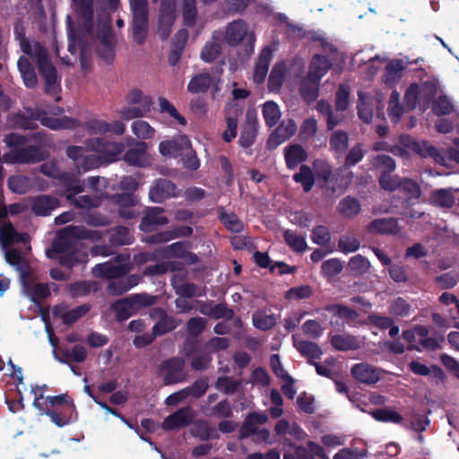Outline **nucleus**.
Wrapping results in <instances>:
<instances>
[{"mask_svg":"<svg viewBox=\"0 0 459 459\" xmlns=\"http://www.w3.org/2000/svg\"><path fill=\"white\" fill-rule=\"evenodd\" d=\"M101 238L102 234L99 230L72 225L61 231L53 243V249L59 255V264L72 268L86 261V253L78 247L79 240L100 241Z\"/></svg>","mask_w":459,"mask_h":459,"instance_id":"nucleus-1","label":"nucleus"},{"mask_svg":"<svg viewBox=\"0 0 459 459\" xmlns=\"http://www.w3.org/2000/svg\"><path fill=\"white\" fill-rule=\"evenodd\" d=\"M315 178L326 183L330 180L333 171L331 165L325 160L317 159L313 161Z\"/></svg>","mask_w":459,"mask_h":459,"instance_id":"nucleus-64","label":"nucleus"},{"mask_svg":"<svg viewBox=\"0 0 459 459\" xmlns=\"http://www.w3.org/2000/svg\"><path fill=\"white\" fill-rule=\"evenodd\" d=\"M18 70L22 75L24 85L33 89L38 84V78L33 65L27 56H22L17 62Z\"/></svg>","mask_w":459,"mask_h":459,"instance_id":"nucleus-31","label":"nucleus"},{"mask_svg":"<svg viewBox=\"0 0 459 459\" xmlns=\"http://www.w3.org/2000/svg\"><path fill=\"white\" fill-rule=\"evenodd\" d=\"M404 70L405 67L401 59L391 60L385 66L383 82L387 86L394 85L402 78Z\"/></svg>","mask_w":459,"mask_h":459,"instance_id":"nucleus-39","label":"nucleus"},{"mask_svg":"<svg viewBox=\"0 0 459 459\" xmlns=\"http://www.w3.org/2000/svg\"><path fill=\"white\" fill-rule=\"evenodd\" d=\"M218 218L223 226L230 232L240 233L244 230V223L234 212H228L224 207L218 208Z\"/></svg>","mask_w":459,"mask_h":459,"instance_id":"nucleus-43","label":"nucleus"},{"mask_svg":"<svg viewBox=\"0 0 459 459\" xmlns=\"http://www.w3.org/2000/svg\"><path fill=\"white\" fill-rule=\"evenodd\" d=\"M134 240L129 230L124 226L114 228L109 235V244L113 247L130 245Z\"/></svg>","mask_w":459,"mask_h":459,"instance_id":"nucleus-50","label":"nucleus"},{"mask_svg":"<svg viewBox=\"0 0 459 459\" xmlns=\"http://www.w3.org/2000/svg\"><path fill=\"white\" fill-rule=\"evenodd\" d=\"M40 123L42 126L52 130L74 129L79 126V121L75 118H70L68 117L62 118L50 117H48L47 113L42 117Z\"/></svg>","mask_w":459,"mask_h":459,"instance_id":"nucleus-44","label":"nucleus"},{"mask_svg":"<svg viewBox=\"0 0 459 459\" xmlns=\"http://www.w3.org/2000/svg\"><path fill=\"white\" fill-rule=\"evenodd\" d=\"M22 284L28 297L36 305H39L42 299L51 295L48 283H36L31 285L27 281V279H22Z\"/></svg>","mask_w":459,"mask_h":459,"instance_id":"nucleus-34","label":"nucleus"},{"mask_svg":"<svg viewBox=\"0 0 459 459\" xmlns=\"http://www.w3.org/2000/svg\"><path fill=\"white\" fill-rule=\"evenodd\" d=\"M319 86L320 81L309 78L308 76H306L301 82L299 93L306 103L311 104L316 100L319 93Z\"/></svg>","mask_w":459,"mask_h":459,"instance_id":"nucleus-42","label":"nucleus"},{"mask_svg":"<svg viewBox=\"0 0 459 459\" xmlns=\"http://www.w3.org/2000/svg\"><path fill=\"white\" fill-rule=\"evenodd\" d=\"M207 320L201 316L191 317L186 324V330L188 334L186 342V355L191 356L197 352L199 343L198 336L205 330Z\"/></svg>","mask_w":459,"mask_h":459,"instance_id":"nucleus-9","label":"nucleus"},{"mask_svg":"<svg viewBox=\"0 0 459 459\" xmlns=\"http://www.w3.org/2000/svg\"><path fill=\"white\" fill-rule=\"evenodd\" d=\"M258 131V122L255 116L247 114V119L240 132L238 143L243 148H249L255 141Z\"/></svg>","mask_w":459,"mask_h":459,"instance_id":"nucleus-23","label":"nucleus"},{"mask_svg":"<svg viewBox=\"0 0 459 459\" xmlns=\"http://www.w3.org/2000/svg\"><path fill=\"white\" fill-rule=\"evenodd\" d=\"M59 181L66 193V200L71 199L74 195L81 194L84 190L80 178L74 174L62 172Z\"/></svg>","mask_w":459,"mask_h":459,"instance_id":"nucleus-33","label":"nucleus"},{"mask_svg":"<svg viewBox=\"0 0 459 459\" xmlns=\"http://www.w3.org/2000/svg\"><path fill=\"white\" fill-rule=\"evenodd\" d=\"M175 20V0H161L158 25V34L161 40L169 37Z\"/></svg>","mask_w":459,"mask_h":459,"instance_id":"nucleus-10","label":"nucleus"},{"mask_svg":"<svg viewBox=\"0 0 459 459\" xmlns=\"http://www.w3.org/2000/svg\"><path fill=\"white\" fill-rule=\"evenodd\" d=\"M35 58L39 73L45 81L46 93L56 96L61 91V78L57 75L56 68L49 59L47 48L39 42L35 44Z\"/></svg>","mask_w":459,"mask_h":459,"instance_id":"nucleus-3","label":"nucleus"},{"mask_svg":"<svg viewBox=\"0 0 459 459\" xmlns=\"http://www.w3.org/2000/svg\"><path fill=\"white\" fill-rule=\"evenodd\" d=\"M158 302V297L146 292L135 293L119 299L110 305L117 322L123 323L141 309L151 307Z\"/></svg>","mask_w":459,"mask_h":459,"instance_id":"nucleus-2","label":"nucleus"},{"mask_svg":"<svg viewBox=\"0 0 459 459\" xmlns=\"http://www.w3.org/2000/svg\"><path fill=\"white\" fill-rule=\"evenodd\" d=\"M262 113L269 127L276 126L281 115L278 105L273 101H266L263 106Z\"/></svg>","mask_w":459,"mask_h":459,"instance_id":"nucleus-54","label":"nucleus"},{"mask_svg":"<svg viewBox=\"0 0 459 459\" xmlns=\"http://www.w3.org/2000/svg\"><path fill=\"white\" fill-rule=\"evenodd\" d=\"M293 35L300 39L307 38L314 42H320L323 47L328 45L325 39L314 30L307 31L303 28L289 22V36Z\"/></svg>","mask_w":459,"mask_h":459,"instance_id":"nucleus-55","label":"nucleus"},{"mask_svg":"<svg viewBox=\"0 0 459 459\" xmlns=\"http://www.w3.org/2000/svg\"><path fill=\"white\" fill-rule=\"evenodd\" d=\"M130 7L133 13V39L138 45H143L148 36V2L147 0H131Z\"/></svg>","mask_w":459,"mask_h":459,"instance_id":"nucleus-4","label":"nucleus"},{"mask_svg":"<svg viewBox=\"0 0 459 459\" xmlns=\"http://www.w3.org/2000/svg\"><path fill=\"white\" fill-rule=\"evenodd\" d=\"M164 208L151 207L149 208L141 220L139 225L140 230L145 233L152 232L154 226H163L169 223V219L163 215Z\"/></svg>","mask_w":459,"mask_h":459,"instance_id":"nucleus-17","label":"nucleus"},{"mask_svg":"<svg viewBox=\"0 0 459 459\" xmlns=\"http://www.w3.org/2000/svg\"><path fill=\"white\" fill-rule=\"evenodd\" d=\"M361 211V205L359 201L351 195L343 197L337 205V212L343 218H354L359 214Z\"/></svg>","mask_w":459,"mask_h":459,"instance_id":"nucleus-41","label":"nucleus"},{"mask_svg":"<svg viewBox=\"0 0 459 459\" xmlns=\"http://www.w3.org/2000/svg\"><path fill=\"white\" fill-rule=\"evenodd\" d=\"M130 271L128 264L106 262L96 264L91 273L95 277L115 280L126 275Z\"/></svg>","mask_w":459,"mask_h":459,"instance_id":"nucleus-12","label":"nucleus"},{"mask_svg":"<svg viewBox=\"0 0 459 459\" xmlns=\"http://www.w3.org/2000/svg\"><path fill=\"white\" fill-rule=\"evenodd\" d=\"M204 413L208 417L229 419L233 416L232 405L228 399H223L212 406H205Z\"/></svg>","mask_w":459,"mask_h":459,"instance_id":"nucleus-45","label":"nucleus"},{"mask_svg":"<svg viewBox=\"0 0 459 459\" xmlns=\"http://www.w3.org/2000/svg\"><path fill=\"white\" fill-rule=\"evenodd\" d=\"M268 417L263 412H250L246 417L242 426L239 429V439L249 437L257 432L256 425H263L266 423Z\"/></svg>","mask_w":459,"mask_h":459,"instance_id":"nucleus-25","label":"nucleus"},{"mask_svg":"<svg viewBox=\"0 0 459 459\" xmlns=\"http://www.w3.org/2000/svg\"><path fill=\"white\" fill-rule=\"evenodd\" d=\"M325 310L333 314V316L343 320V324L341 325L342 328L344 324L353 325L359 317V313L355 309L342 304L328 305L325 307Z\"/></svg>","mask_w":459,"mask_h":459,"instance_id":"nucleus-32","label":"nucleus"},{"mask_svg":"<svg viewBox=\"0 0 459 459\" xmlns=\"http://www.w3.org/2000/svg\"><path fill=\"white\" fill-rule=\"evenodd\" d=\"M123 160L130 166L144 168L149 165L147 144L143 141H136L123 155Z\"/></svg>","mask_w":459,"mask_h":459,"instance_id":"nucleus-13","label":"nucleus"},{"mask_svg":"<svg viewBox=\"0 0 459 459\" xmlns=\"http://www.w3.org/2000/svg\"><path fill=\"white\" fill-rule=\"evenodd\" d=\"M0 239L3 246L7 247L14 243H27L30 240L28 233L18 232L11 222L4 224L0 229Z\"/></svg>","mask_w":459,"mask_h":459,"instance_id":"nucleus-29","label":"nucleus"},{"mask_svg":"<svg viewBox=\"0 0 459 459\" xmlns=\"http://www.w3.org/2000/svg\"><path fill=\"white\" fill-rule=\"evenodd\" d=\"M151 110L150 102L148 100H144L143 107H124L120 110V115L124 119L131 120L134 118L143 117L150 113Z\"/></svg>","mask_w":459,"mask_h":459,"instance_id":"nucleus-60","label":"nucleus"},{"mask_svg":"<svg viewBox=\"0 0 459 459\" xmlns=\"http://www.w3.org/2000/svg\"><path fill=\"white\" fill-rule=\"evenodd\" d=\"M307 159V151L299 144L289 145V169H293Z\"/></svg>","mask_w":459,"mask_h":459,"instance_id":"nucleus-63","label":"nucleus"},{"mask_svg":"<svg viewBox=\"0 0 459 459\" xmlns=\"http://www.w3.org/2000/svg\"><path fill=\"white\" fill-rule=\"evenodd\" d=\"M368 230L381 235H397L401 231V227L396 218H379L368 224Z\"/></svg>","mask_w":459,"mask_h":459,"instance_id":"nucleus-20","label":"nucleus"},{"mask_svg":"<svg viewBox=\"0 0 459 459\" xmlns=\"http://www.w3.org/2000/svg\"><path fill=\"white\" fill-rule=\"evenodd\" d=\"M190 140L186 135H180L171 140L162 141L159 144V152L164 157H178L190 146Z\"/></svg>","mask_w":459,"mask_h":459,"instance_id":"nucleus-18","label":"nucleus"},{"mask_svg":"<svg viewBox=\"0 0 459 459\" xmlns=\"http://www.w3.org/2000/svg\"><path fill=\"white\" fill-rule=\"evenodd\" d=\"M399 191L403 192L406 196V202L418 200L421 196V189L420 185L413 179L403 178L400 185Z\"/></svg>","mask_w":459,"mask_h":459,"instance_id":"nucleus-53","label":"nucleus"},{"mask_svg":"<svg viewBox=\"0 0 459 459\" xmlns=\"http://www.w3.org/2000/svg\"><path fill=\"white\" fill-rule=\"evenodd\" d=\"M247 32V27L244 21H234L227 27L225 40L230 46L236 47L242 41Z\"/></svg>","mask_w":459,"mask_h":459,"instance_id":"nucleus-30","label":"nucleus"},{"mask_svg":"<svg viewBox=\"0 0 459 459\" xmlns=\"http://www.w3.org/2000/svg\"><path fill=\"white\" fill-rule=\"evenodd\" d=\"M418 103L421 104L420 85L414 82L410 84L405 91L403 105L408 110H412L417 107Z\"/></svg>","mask_w":459,"mask_h":459,"instance_id":"nucleus-58","label":"nucleus"},{"mask_svg":"<svg viewBox=\"0 0 459 459\" xmlns=\"http://www.w3.org/2000/svg\"><path fill=\"white\" fill-rule=\"evenodd\" d=\"M139 283V277L136 274H130L117 278L108 282L107 291L111 296H121Z\"/></svg>","mask_w":459,"mask_h":459,"instance_id":"nucleus-24","label":"nucleus"},{"mask_svg":"<svg viewBox=\"0 0 459 459\" xmlns=\"http://www.w3.org/2000/svg\"><path fill=\"white\" fill-rule=\"evenodd\" d=\"M97 39L99 46H116V39L109 23L103 22L98 25Z\"/></svg>","mask_w":459,"mask_h":459,"instance_id":"nucleus-61","label":"nucleus"},{"mask_svg":"<svg viewBox=\"0 0 459 459\" xmlns=\"http://www.w3.org/2000/svg\"><path fill=\"white\" fill-rule=\"evenodd\" d=\"M100 289L96 281H78L67 285V290L72 298L84 297Z\"/></svg>","mask_w":459,"mask_h":459,"instance_id":"nucleus-40","label":"nucleus"},{"mask_svg":"<svg viewBox=\"0 0 459 459\" xmlns=\"http://www.w3.org/2000/svg\"><path fill=\"white\" fill-rule=\"evenodd\" d=\"M329 342L333 349L339 351H356L359 349L360 342L351 333L330 334Z\"/></svg>","mask_w":459,"mask_h":459,"instance_id":"nucleus-28","label":"nucleus"},{"mask_svg":"<svg viewBox=\"0 0 459 459\" xmlns=\"http://www.w3.org/2000/svg\"><path fill=\"white\" fill-rule=\"evenodd\" d=\"M97 39L99 46H116V39L109 23L103 22L98 25Z\"/></svg>","mask_w":459,"mask_h":459,"instance_id":"nucleus-62","label":"nucleus"},{"mask_svg":"<svg viewBox=\"0 0 459 459\" xmlns=\"http://www.w3.org/2000/svg\"><path fill=\"white\" fill-rule=\"evenodd\" d=\"M212 84V77L207 72L195 74L187 84V91L192 94L206 93Z\"/></svg>","mask_w":459,"mask_h":459,"instance_id":"nucleus-37","label":"nucleus"},{"mask_svg":"<svg viewBox=\"0 0 459 459\" xmlns=\"http://www.w3.org/2000/svg\"><path fill=\"white\" fill-rule=\"evenodd\" d=\"M181 319L171 315H168L157 320L152 329L153 330L154 335H157V337L163 336L174 331L178 325H181Z\"/></svg>","mask_w":459,"mask_h":459,"instance_id":"nucleus-46","label":"nucleus"},{"mask_svg":"<svg viewBox=\"0 0 459 459\" xmlns=\"http://www.w3.org/2000/svg\"><path fill=\"white\" fill-rule=\"evenodd\" d=\"M85 148L78 145H72L66 148V156L73 160L79 173L98 169L104 165L98 154H85Z\"/></svg>","mask_w":459,"mask_h":459,"instance_id":"nucleus-8","label":"nucleus"},{"mask_svg":"<svg viewBox=\"0 0 459 459\" xmlns=\"http://www.w3.org/2000/svg\"><path fill=\"white\" fill-rule=\"evenodd\" d=\"M93 21L91 22V27L88 22L84 21L83 30H69L68 33V51L74 55L78 50L82 53V43H85L88 48H91L89 37L92 32Z\"/></svg>","mask_w":459,"mask_h":459,"instance_id":"nucleus-16","label":"nucleus"},{"mask_svg":"<svg viewBox=\"0 0 459 459\" xmlns=\"http://www.w3.org/2000/svg\"><path fill=\"white\" fill-rule=\"evenodd\" d=\"M58 206V199L51 195H39L31 198V211L37 216H48Z\"/></svg>","mask_w":459,"mask_h":459,"instance_id":"nucleus-21","label":"nucleus"},{"mask_svg":"<svg viewBox=\"0 0 459 459\" xmlns=\"http://www.w3.org/2000/svg\"><path fill=\"white\" fill-rule=\"evenodd\" d=\"M352 377L359 382L373 385L379 381L380 377L377 370L366 363H358L351 368Z\"/></svg>","mask_w":459,"mask_h":459,"instance_id":"nucleus-26","label":"nucleus"},{"mask_svg":"<svg viewBox=\"0 0 459 459\" xmlns=\"http://www.w3.org/2000/svg\"><path fill=\"white\" fill-rule=\"evenodd\" d=\"M5 259L8 264L16 267L17 271L21 273V276L22 279L30 278V273L28 272V263L22 258L21 252L19 250H8L5 254Z\"/></svg>","mask_w":459,"mask_h":459,"instance_id":"nucleus-48","label":"nucleus"},{"mask_svg":"<svg viewBox=\"0 0 459 459\" xmlns=\"http://www.w3.org/2000/svg\"><path fill=\"white\" fill-rule=\"evenodd\" d=\"M182 15L186 26L192 28L195 25L197 18L195 0H183Z\"/></svg>","mask_w":459,"mask_h":459,"instance_id":"nucleus-59","label":"nucleus"},{"mask_svg":"<svg viewBox=\"0 0 459 459\" xmlns=\"http://www.w3.org/2000/svg\"><path fill=\"white\" fill-rule=\"evenodd\" d=\"M332 62L327 56L316 54L311 59L307 76L321 82V79L332 68Z\"/></svg>","mask_w":459,"mask_h":459,"instance_id":"nucleus-27","label":"nucleus"},{"mask_svg":"<svg viewBox=\"0 0 459 459\" xmlns=\"http://www.w3.org/2000/svg\"><path fill=\"white\" fill-rule=\"evenodd\" d=\"M171 285L180 298L191 299L195 296H201L198 293V287L193 282H184V278L178 275H173L171 277Z\"/></svg>","mask_w":459,"mask_h":459,"instance_id":"nucleus-36","label":"nucleus"},{"mask_svg":"<svg viewBox=\"0 0 459 459\" xmlns=\"http://www.w3.org/2000/svg\"><path fill=\"white\" fill-rule=\"evenodd\" d=\"M292 340L294 346L303 357L307 359L309 364H312L316 359H320L323 351L318 344L309 341L297 342L294 336H292Z\"/></svg>","mask_w":459,"mask_h":459,"instance_id":"nucleus-35","label":"nucleus"},{"mask_svg":"<svg viewBox=\"0 0 459 459\" xmlns=\"http://www.w3.org/2000/svg\"><path fill=\"white\" fill-rule=\"evenodd\" d=\"M186 361L181 357H172L160 362L157 373L162 377L165 385L183 383L187 379L185 370Z\"/></svg>","mask_w":459,"mask_h":459,"instance_id":"nucleus-6","label":"nucleus"},{"mask_svg":"<svg viewBox=\"0 0 459 459\" xmlns=\"http://www.w3.org/2000/svg\"><path fill=\"white\" fill-rule=\"evenodd\" d=\"M315 179L312 169L304 164L299 167V171L293 176V180L299 183L306 193L311 191L315 185Z\"/></svg>","mask_w":459,"mask_h":459,"instance_id":"nucleus-49","label":"nucleus"},{"mask_svg":"<svg viewBox=\"0 0 459 459\" xmlns=\"http://www.w3.org/2000/svg\"><path fill=\"white\" fill-rule=\"evenodd\" d=\"M431 202L439 207L450 208L455 204V196L448 189H437L430 195Z\"/></svg>","mask_w":459,"mask_h":459,"instance_id":"nucleus-56","label":"nucleus"},{"mask_svg":"<svg viewBox=\"0 0 459 459\" xmlns=\"http://www.w3.org/2000/svg\"><path fill=\"white\" fill-rule=\"evenodd\" d=\"M85 146L87 150L97 152L103 164L117 161L124 152L122 143L111 142L104 138L88 139Z\"/></svg>","mask_w":459,"mask_h":459,"instance_id":"nucleus-7","label":"nucleus"},{"mask_svg":"<svg viewBox=\"0 0 459 459\" xmlns=\"http://www.w3.org/2000/svg\"><path fill=\"white\" fill-rule=\"evenodd\" d=\"M192 409L183 407L169 415L163 421L162 427L167 430H173L188 426L192 421Z\"/></svg>","mask_w":459,"mask_h":459,"instance_id":"nucleus-19","label":"nucleus"},{"mask_svg":"<svg viewBox=\"0 0 459 459\" xmlns=\"http://www.w3.org/2000/svg\"><path fill=\"white\" fill-rule=\"evenodd\" d=\"M188 39V31L186 29H181L177 31L171 39L170 51L169 54V64L175 66L179 62L183 50Z\"/></svg>","mask_w":459,"mask_h":459,"instance_id":"nucleus-22","label":"nucleus"},{"mask_svg":"<svg viewBox=\"0 0 459 459\" xmlns=\"http://www.w3.org/2000/svg\"><path fill=\"white\" fill-rule=\"evenodd\" d=\"M91 307L89 304H82L61 315H57L56 311H54V314L60 316L65 325H69L83 317L91 310Z\"/></svg>","mask_w":459,"mask_h":459,"instance_id":"nucleus-51","label":"nucleus"},{"mask_svg":"<svg viewBox=\"0 0 459 459\" xmlns=\"http://www.w3.org/2000/svg\"><path fill=\"white\" fill-rule=\"evenodd\" d=\"M41 414L48 415L51 421L59 428L65 427L76 420V409L74 403H70L65 408L50 409L44 408Z\"/></svg>","mask_w":459,"mask_h":459,"instance_id":"nucleus-15","label":"nucleus"},{"mask_svg":"<svg viewBox=\"0 0 459 459\" xmlns=\"http://www.w3.org/2000/svg\"><path fill=\"white\" fill-rule=\"evenodd\" d=\"M408 366L410 370L415 375L426 377L432 373L433 377L437 379L443 380L446 377L443 369L437 365H432L429 368L418 360H412Z\"/></svg>","mask_w":459,"mask_h":459,"instance_id":"nucleus-47","label":"nucleus"},{"mask_svg":"<svg viewBox=\"0 0 459 459\" xmlns=\"http://www.w3.org/2000/svg\"><path fill=\"white\" fill-rule=\"evenodd\" d=\"M48 153L39 145H28L12 149L4 153L3 160L8 164H36L47 160Z\"/></svg>","mask_w":459,"mask_h":459,"instance_id":"nucleus-5","label":"nucleus"},{"mask_svg":"<svg viewBox=\"0 0 459 459\" xmlns=\"http://www.w3.org/2000/svg\"><path fill=\"white\" fill-rule=\"evenodd\" d=\"M403 178L398 175H392L388 171H382L378 182L382 189L389 192L399 190Z\"/></svg>","mask_w":459,"mask_h":459,"instance_id":"nucleus-57","label":"nucleus"},{"mask_svg":"<svg viewBox=\"0 0 459 459\" xmlns=\"http://www.w3.org/2000/svg\"><path fill=\"white\" fill-rule=\"evenodd\" d=\"M273 51L274 49L271 46H266L259 53L253 72V82L256 85L264 82L273 56Z\"/></svg>","mask_w":459,"mask_h":459,"instance_id":"nucleus-14","label":"nucleus"},{"mask_svg":"<svg viewBox=\"0 0 459 459\" xmlns=\"http://www.w3.org/2000/svg\"><path fill=\"white\" fill-rule=\"evenodd\" d=\"M420 101L423 109L425 110L434 98L437 91V82L435 81H426L420 85Z\"/></svg>","mask_w":459,"mask_h":459,"instance_id":"nucleus-52","label":"nucleus"},{"mask_svg":"<svg viewBox=\"0 0 459 459\" xmlns=\"http://www.w3.org/2000/svg\"><path fill=\"white\" fill-rule=\"evenodd\" d=\"M178 195L177 186L166 178L156 179L149 191L151 201L157 204H161L165 200Z\"/></svg>","mask_w":459,"mask_h":459,"instance_id":"nucleus-11","label":"nucleus"},{"mask_svg":"<svg viewBox=\"0 0 459 459\" xmlns=\"http://www.w3.org/2000/svg\"><path fill=\"white\" fill-rule=\"evenodd\" d=\"M287 72L285 61H279L273 66L268 78V89L271 92H278L285 80Z\"/></svg>","mask_w":459,"mask_h":459,"instance_id":"nucleus-38","label":"nucleus"}]
</instances>
